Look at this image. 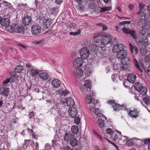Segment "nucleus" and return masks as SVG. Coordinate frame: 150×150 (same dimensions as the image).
<instances>
[{
  "mask_svg": "<svg viewBox=\"0 0 150 150\" xmlns=\"http://www.w3.org/2000/svg\"><path fill=\"white\" fill-rule=\"evenodd\" d=\"M45 42V40L43 39L39 41H34L33 43L35 45H38L39 46H41L44 44Z\"/></svg>",
  "mask_w": 150,
  "mask_h": 150,
  "instance_id": "37",
  "label": "nucleus"
},
{
  "mask_svg": "<svg viewBox=\"0 0 150 150\" xmlns=\"http://www.w3.org/2000/svg\"><path fill=\"white\" fill-rule=\"evenodd\" d=\"M141 16L142 17H144V18L139 19L138 21V24L140 27L142 28L146 26L147 23L148 21L145 19V17L144 18V16H142V15Z\"/></svg>",
  "mask_w": 150,
  "mask_h": 150,
  "instance_id": "13",
  "label": "nucleus"
},
{
  "mask_svg": "<svg viewBox=\"0 0 150 150\" xmlns=\"http://www.w3.org/2000/svg\"><path fill=\"white\" fill-rule=\"evenodd\" d=\"M144 143L146 144L150 145V138L146 139L144 140Z\"/></svg>",
  "mask_w": 150,
  "mask_h": 150,
  "instance_id": "54",
  "label": "nucleus"
},
{
  "mask_svg": "<svg viewBox=\"0 0 150 150\" xmlns=\"http://www.w3.org/2000/svg\"><path fill=\"white\" fill-rule=\"evenodd\" d=\"M10 91L8 88H0V94L3 95V96L7 97L9 95Z\"/></svg>",
  "mask_w": 150,
  "mask_h": 150,
  "instance_id": "19",
  "label": "nucleus"
},
{
  "mask_svg": "<svg viewBox=\"0 0 150 150\" xmlns=\"http://www.w3.org/2000/svg\"><path fill=\"white\" fill-rule=\"evenodd\" d=\"M23 70V66L20 65L16 66L15 69V71L16 72L18 73L21 72Z\"/></svg>",
  "mask_w": 150,
  "mask_h": 150,
  "instance_id": "33",
  "label": "nucleus"
},
{
  "mask_svg": "<svg viewBox=\"0 0 150 150\" xmlns=\"http://www.w3.org/2000/svg\"><path fill=\"white\" fill-rule=\"evenodd\" d=\"M99 25L103 27V30L105 31L108 28L105 25H104L103 24H100Z\"/></svg>",
  "mask_w": 150,
  "mask_h": 150,
  "instance_id": "57",
  "label": "nucleus"
},
{
  "mask_svg": "<svg viewBox=\"0 0 150 150\" xmlns=\"http://www.w3.org/2000/svg\"><path fill=\"white\" fill-rule=\"evenodd\" d=\"M11 79L9 78H7L5 81H3V84L5 85L8 84L10 81Z\"/></svg>",
  "mask_w": 150,
  "mask_h": 150,
  "instance_id": "55",
  "label": "nucleus"
},
{
  "mask_svg": "<svg viewBox=\"0 0 150 150\" xmlns=\"http://www.w3.org/2000/svg\"><path fill=\"white\" fill-rule=\"evenodd\" d=\"M66 103H74V100L71 97H68L65 99Z\"/></svg>",
  "mask_w": 150,
  "mask_h": 150,
  "instance_id": "40",
  "label": "nucleus"
},
{
  "mask_svg": "<svg viewBox=\"0 0 150 150\" xmlns=\"http://www.w3.org/2000/svg\"><path fill=\"white\" fill-rule=\"evenodd\" d=\"M73 74L76 79H79L83 76V70L81 68L75 67Z\"/></svg>",
  "mask_w": 150,
  "mask_h": 150,
  "instance_id": "5",
  "label": "nucleus"
},
{
  "mask_svg": "<svg viewBox=\"0 0 150 150\" xmlns=\"http://www.w3.org/2000/svg\"><path fill=\"white\" fill-rule=\"evenodd\" d=\"M69 142L70 144L72 147L75 146L78 144V140L75 138L73 139H71Z\"/></svg>",
  "mask_w": 150,
  "mask_h": 150,
  "instance_id": "26",
  "label": "nucleus"
},
{
  "mask_svg": "<svg viewBox=\"0 0 150 150\" xmlns=\"http://www.w3.org/2000/svg\"><path fill=\"white\" fill-rule=\"evenodd\" d=\"M140 52L142 55L145 56L147 53V50L145 48H141L140 50Z\"/></svg>",
  "mask_w": 150,
  "mask_h": 150,
  "instance_id": "41",
  "label": "nucleus"
},
{
  "mask_svg": "<svg viewBox=\"0 0 150 150\" xmlns=\"http://www.w3.org/2000/svg\"><path fill=\"white\" fill-rule=\"evenodd\" d=\"M129 46L130 49V51L132 53L133 52L134 54L137 55L138 53V48L136 46H134L131 43L129 44Z\"/></svg>",
  "mask_w": 150,
  "mask_h": 150,
  "instance_id": "21",
  "label": "nucleus"
},
{
  "mask_svg": "<svg viewBox=\"0 0 150 150\" xmlns=\"http://www.w3.org/2000/svg\"><path fill=\"white\" fill-rule=\"evenodd\" d=\"M145 61L146 62H150V56H147L145 57Z\"/></svg>",
  "mask_w": 150,
  "mask_h": 150,
  "instance_id": "63",
  "label": "nucleus"
},
{
  "mask_svg": "<svg viewBox=\"0 0 150 150\" xmlns=\"http://www.w3.org/2000/svg\"><path fill=\"white\" fill-rule=\"evenodd\" d=\"M83 60L81 57L77 58L75 59L73 63L75 67L80 68V67L83 64Z\"/></svg>",
  "mask_w": 150,
  "mask_h": 150,
  "instance_id": "14",
  "label": "nucleus"
},
{
  "mask_svg": "<svg viewBox=\"0 0 150 150\" xmlns=\"http://www.w3.org/2000/svg\"><path fill=\"white\" fill-rule=\"evenodd\" d=\"M134 140L133 139H131L127 141V144L128 146H132L135 144Z\"/></svg>",
  "mask_w": 150,
  "mask_h": 150,
  "instance_id": "39",
  "label": "nucleus"
},
{
  "mask_svg": "<svg viewBox=\"0 0 150 150\" xmlns=\"http://www.w3.org/2000/svg\"><path fill=\"white\" fill-rule=\"evenodd\" d=\"M105 132L106 133L109 134L111 137L112 136V135L113 134V133L115 131H114L113 130L111 129L110 128L106 129Z\"/></svg>",
  "mask_w": 150,
  "mask_h": 150,
  "instance_id": "38",
  "label": "nucleus"
},
{
  "mask_svg": "<svg viewBox=\"0 0 150 150\" xmlns=\"http://www.w3.org/2000/svg\"><path fill=\"white\" fill-rule=\"evenodd\" d=\"M76 25L75 23H71L69 25V26L70 27V28H74L76 27Z\"/></svg>",
  "mask_w": 150,
  "mask_h": 150,
  "instance_id": "59",
  "label": "nucleus"
},
{
  "mask_svg": "<svg viewBox=\"0 0 150 150\" xmlns=\"http://www.w3.org/2000/svg\"><path fill=\"white\" fill-rule=\"evenodd\" d=\"M31 20V18L30 16H26L23 18L22 22L25 25H28L30 24Z\"/></svg>",
  "mask_w": 150,
  "mask_h": 150,
  "instance_id": "17",
  "label": "nucleus"
},
{
  "mask_svg": "<svg viewBox=\"0 0 150 150\" xmlns=\"http://www.w3.org/2000/svg\"><path fill=\"white\" fill-rule=\"evenodd\" d=\"M51 149V146L48 144H47L45 145V150H49Z\"/></svg>",
  "mask_w": 150,
  "mask_h": 150,
  "instance_id": "61",
  "label": "nucleus"
},
{
  "mask_svg": "<svg viewBox=\"0 0 150 150\" xmlns=\"http://www.w3.org/2000/svg\"><path fill=\"white\" fill-rule=\"evenodd\" d=\"M134 62L135 65L137 68L141 72V73L143 71L141 69L137 61L135 58H134Z\"/></svg>",
  "mask_w": 150,
  "mask_h": 150,
  "instance_id": "31",
  "label": "nucleus"
},
{
  "mask_svg": "<svg viewBox=\"0 0 150 150\" xmlns=\"http://www.w3.org/2000/svg\"><path fill=\"white\" fill-rule=\"evenodd\" d=\"M128 115L132 117H137V113L135 111H131L128 113Z\"/></svg>",
  "mask_w": 150,
  "mask_h": 150,
  "instance_id": "43",
  "label": "nucleus"
},
{
  "mask_svg": "<svg viewBox=\"0 0 150 150\" xmlns=\"http://www.w3.org/2000/svg\"><path fill=\"white\" fill-rule=\"evenodd\" d=\"M71 148L68 146H66L62 148L61 150H71Z\"/></svg>",
  "mask_w": 150,
  "mask_h": 150,
  "instance_id": "58",
  "label": "nucleus"
},
{
  "mask_svg": "<svg viewBox=\"0 0 150 150\" xmlns=\"http://www.w3.org/2000/svg\"><path fill=\"white\" fill-rule=\"evenodd\" d=\"M96 4L95 3H93L89 4V8L90 9H93L95 8Z\"/></svg>",
  "mask_w": 150,
  "mask_h": 150,
  "instance_id": "50",
  "label": "nucleus"
},
{
  "mask_svg": "<svg viewBox=\"0 0 150 150\" xmlns=\"http://www.w3.org/2000/svg\"><path fill=\"white\" fill-rule=\"evenodd\" d=\"M119 50V47L117 45H116L114 46L112 50L113 52L116 53L118 52Z\"/></svg>",
  "mask_w": 150,
  "mask_h": 150,
  "instance_id": "48",
  "label": "nucleus"
},
{
  "mask_svg": "<svg viewBox=\"0 0 150 150\" xmlns=\"http://www.w3.org/2000/svg\"><path fill=\"white\" fill-rule=\"evenodd\" d=\"M59 9L58 7H53L51 10V12L53 14L56 15L58 12Z\"/></svg>",
  "mask_w": 150,
  "mask_h": 150,
  "instance_id": "30",
  "label": "nucleus"
},
{
  "mask_svg": "<svg viewBox=\"0 0 150 150\" xmlns=\"http://www.w3.org/2000/svg\"><path fill=\"white\" fill-rule=\"evenodd\" d=\"M144 102L145 103H150V97L149 96H145L143 98Z\"/></svg>",
  "mask_w": 150,
  "mask_h": 150,
  "instance_id": "45",
  "label": "nucleus"
},
{
  "mask_svg": "<svg viewBox=\"0 0 150 150\" xmlns=\"http://www.w3.org/2000/svg\"><path fill=\"white\" fill-rule=\"evenodd\" d=\"M146 29L145 28L142 29L141 31L140 32V34L138 35V36L139 38H142L144 37H146L145 36V34L146 33Z\"/></svg>",
  "mask_w": 150,
  "mask_h": 150,
  "instance_id": "35",
  "label": "nucleus"
},
{
  "mask_svg": "<svg viewBox=\"0 0 150 150\" xmlns=\"http://www.w3.org/2000/svg\"><path fill=\"white\" fill-rule=\"evenodd\" d=\"M111 8V7L109 6L102 7L100 8V12H104L106 11L110 10Z\"/></svg>",
  "mask_w": 150,
  "mask_h": 150,
  "instance_id": "42",
  "label": "nucleus"
},
{
  "mask_svg": "<svg viewBox=\"0 0 150 150\" xmlns=\"http://www.w3.org/2000/svg\"><path fill=\"white\" fill-rule=\"evenodd\" d=\"M80 120L79 116H77L74 118L75 123L77 125H79L80 123Z\"/></svg>",
  "mask_w": 150,
  "mask_h": 150,
  "instance_id": "52",
  "label": "nucleus"
},
{
  "mask_svg": "<svg viewBox=\"0 0 150 150\" xmlns=\"http://www.w3.org/2000/svg\"><path fill=\"white\" fill-rule=\"evenodd\" d=\"M94 113L98 117H100L102 115V114L100 112L98 108L96 109Z\"/></svg>",
  "mask_w": 150,
  "mask_h": 150,
  "instance_id": "46",
  "label": "nucleus"
},
{
  "mask_svg": "<svg viewBox=\"0 0 150 150\" xmlns=\"http://www.w3.org/2000/svg\"><path fill=\"white\" fill-rule=\"evenodd\" d=\"M74 137V135L73 134L70 132L66 133L64 136V139L68 142Z\"/></svg>",
  "mask_w": 150,
  "mask_h": 150,
  "instance_id": "16",
  "label": "nucleus"
},
{
  "mask_svg": "<svg viewBox=\"0 0 150 150\" xmlns=\"http://www.w3.org/2000/svg\"><path fill=\"white\" fill-rule=\"evenodd\" d=\"M71 131L74 134H76L78 132V128L76 125L72 126L71 127Z\"/></svg>",
  "mask_w": 150,
  "mask_h": 150,
  "instance_id": "36",
  "label": "nucleus"
},
{
  "mask_svg": "<svg viewBox=\"0 0 150 150\" xmlns=\"http://www.w3.org/2000/svg\"><path fill=\"white\" fill-rule=\"evenodd\" d=\"M145 5L142 4H140L139 5V7L140 8L139 11L137 13V14H140L142 15V16H144V18L146 16V10H145L144 8Z\"/></svg>",
  "mask_w": 150,
  "mask_h": 150,
  "instance_id": "11",
  "label": "nucleus"
},
{
  "mask_svg": "<svg viewBox=\"0 0 150 150\" xmlns=\"http://www.w3.org/2000/svg\"><path fill=\"white\" fill-rule=\"evenodd\" d=\"M119 136L120 135L118 136V134H117V132L115 131L113 133V134L112 135V136L110 137L115 142L117 143H118L120 140Z\"/></svg>",
  "mask_w": 150,
  "mask_h": 150,
  "instance_id": "20",
  "label": "nucleus"
},
{
  "mask_svg": "<svg viewBox=\"0 0 150 150\" xmlns=\"http://www.w3.org/2000/svg\"><path fill=\"white\" fill-rule=\"evenodd\" d=\"M96 104H92V105H90V110H94L96 108Z\"/></svg>",
  "mask_w": 150,
  "mask_h": 150,
  "instance_id": "60",
  "label": "nucleus"
},
{
  "mask_svg": "<svg viewBox=\"0 0 150 150\" xmlns=\"http://www.w3.org/2000/svg\"><path fill=\"white\" fill-rule=\"evenodd\" d=\"M136 76L133 73L129 74L127 76V80L128 81L132 83H134L135 81Z\"/></svg>",
  "mask_w": 150,
  "mask_h": 150,
  "instance_id": "18",
  "label": "nucleus"
},
{
  "mask_svg": "<svg viewBox=\"0 0 150 150\" xmlns=\"http://www.w3.org/2000/svg\"><path fill=\"white\" fill-rule=\"evenodd\" d=\"M90 51L86 47H84L81 49L80 54L81 57L84 59H86L89 57Z\"/></svg>",
  "mask_w": 150,
  "mask_h": 150,
  "instance_id": "4",
  "label": "nucleus"
},
{
  "mask_svg": "<svg viewBox=\"0 0 150 150\" xmlns=\"http://www.w3.org/2000/svg\"><path fill=\"white\" fill-rule=\"evenodd\" d=\"M130 59L127 57L123 58L121 59V63L124 65L128 64L129 63Z\"/></svg>",
  "mask_w": 150,
  "mask_h": 150,
  "instance_id": "27",
  "label": "nucleus"
},
{
  "mask_svg": "<svg viewBox=\"0 0 150 150\" xmlns=\"http://www.w3.org/2000/svg\"><path fill=\"white\" fill-rule=\"evenodd\" d=\"M85 100L87 103H93V99L90 95H86Z\"/></svg>",
  "mask_w": 150,
  "mask_h": 150,
  "instance_id": "34",
  "label": "nucleus"
},
{
  "mask_svg": "<svg viewBox=\"0 0 150 150\" xmlns=\"http://www.w3.org/2000/svg\"><path fill=\"white\" fill-rule=\"evenodd\" d=\"M51 20L49 18L44 19L43 20L42 24L44 27L47 29L50 27L51 25Z\"/></svg>",
  "mask_w": 150,
  "mask_h": 150,
  "instance_id": "15",
  "label": "nucleus"
},
{
  "mask_svg": "<svg viewBox=\"0 0 150 150\" xmlns=\"http://www.w3.org/2000/svg\"><path fill=\"white\" fill-rule=\"evenodd\" d=\"M127 55V51L124 50H121L118 52L117 54V57L118 59H122L125 57Z\"/></svg>",
  "mask_w": 150,
  "mask_h": 150,
  "instance_id": "12",
  "label": "nucleus"
},
{
  "mask_svg": "<svg viewBox=\"0 0 150 150\" xmlns=\"http://www.w3.org/2000/svg\"><path fill=\"white\" fill-rule=\"evenodd\" d=\"M131 23V21H124L122 22H121L120 23V25L122 26L123 25H125L126 24H129Z\"/></svg>",
  "mask_w": 150,
  "mask_h": 150,
  "instance_id": "53",
  "label": "nucleus"
},
{
  "mask_svg": "<svg viewBox=\"0 0 150 150\" xmlns=\"http://www.w3.org/2000/svg\"><path fill=\"white\" fill-rule=\"evenodd\" d=\"M29 72L31 76H36L38 74V72L37 70H35L33 69L29 70Z\"/></svg>",
  "mask_w": 150,
  "mask_h": 150,
  "instance_id": "28",
  "label": "nucleus"
},
{
  "mask_svg": "<svg viewBox=\"0 0 150 150\" xmlns=\"http://www.w3.org/2000/svg\"><path fill=\"white\" fill-rule=\"evenodd\" d=\"M9 19L8 18H2L0 25L7 31L10 25Z\"/></svg>",
  "mask_w": 150,
  "mask_h": 150,
  "instance_id": "7",
  "label": "nucleus"
},
{
  "mask_svg": "<svg viewBox=\"0 0 150 150\" xmlns=\"http://www.w3.org/2000/svg\"><path fill=\"white\" fill-rule=\"evenodd\" d=\"M106 139V140H107L109 143L112 144L115 147L117 150H119L118 146L116 145L114 143L110 141L108 139Z\"/></svg>",
  "mask_w": 150,
  "mask_h": 150,
  "instance_id": "56",
  "label": "nucleus"
},
{
  "mask_svg": "<svg viewBox=\"0 0 150 150\" xmlns=\"http://www.w3.org/2000/svg\"><path fill=\"white\" fill-rule=\"evenodd\" d=\"M31 31L33 35H38L40 33V27L38 25H34L31 27Z\"/></svg>",
  "mask_w": 150,
  "mask_h": 150,
  "instance_id": "9",
  "label": "nucleus"
},
{
  "mask_svg": "<svg viewBox=\"0 0 150 150\" xmlns=\"http://www.w3.org/2000/svg\"><path fill=\"white\" fill-rule=\"evenodd\" d=\"M112 38L109 35L102 36L101 38V42L103 45H106L111 42Z\"/></svg>",
  "mask_w": 150,
  "mask_h": 150,
  "instance_id": "8",
  "label": "nucleus"
},
{
  "mask_svg": "<svg viewBox=\"0 0 150 150\" xmlns=\"http://www.w3.org/2000/svg\"><path fill=\"white\" fill-rule=\"evenodd\" d=\"M94 134H95L98 137L100 138L101 140L102 141H103L104 140H105V139H106H106H107L106 138H102V137L99 134H98L97 132H96L95 131H94L93 132Z\"/></svg>",
  "mask_w": 150,
  "mask_h": 150,
  "instance_id": "49",
  "label": "nucleus"
},
{
  "mask_svg": "<svg viewBox=\"0 0 150 150\" xmlns=\"http://www.w3.org/2000/svg\"><path fill=\"white\" fill-rule=\"evenodd\" d=\"M81 30L79 29L76 32H70L69 34L70 35L75 36L81 33Z\"/></svg>",
  "mask_w": 150,
  "mask_h": 150,
  "instance_id": "47",
  "label": "nucleus"
},
{
  "mask_svg": "<svg viewBox=\"0 0 150 150\" xmlns=\"http://www.w3.org/2000/svg\"><path fill=\"white\" fill-rule=\"evenodd\" d=\"M39 78L42 80H47L49 78V75L47 73L42 72L39 74Z\"/></svg>",
  "mask_w": 150,
  "mask_h": 150,
  "instance_id": "24",
  "label": "nucleus"
},
{
  "mask_svg": "<svg viewBox=\"0 0 150 150\" xmlns=\"http://www.w3.org/2000/svg\"><path fill=\"white\" fill-rule=\"evenodd\" d=\"M119 47V49H121V50H122V49L124 48V45L122 44H119L117 45Z\"/></svg>",
  "mask_w": 150,
  "mask_h": 150,
  "instance_id": "62",
  "label": "nucleus"
},
{
  "mask_svg": "<svg viewBox=\"0 0 150 150\" xmlns=\"http://www.w3.org/2000/svg\"><path fill=\"white\" fill-rule=\"evenodd\" d=\"M97 124L98 126L100 128L101 130L103 131L104 130L105 128V123L104 121L102 119H99L98 120Z\"/></svg>",
  "mask_w": 150,
  "mask_h": 150,
  "instance_id": "23",
  "label": "nucleus"
},
{
  "mask_svg": "<svg viewBox=\"0 0 150 150\" xmlns=\"http://www.w3.org/2000/svg\"><path fill=\"white\" fill-rule=\"evenodd\" d=\"M121 30H122L124 33L126 34H129L133 38L136 40V41H137L138 39H139L138 35L135 30L129 28H127L125 27Z\"/></svg>",
  "mask_w": 150,
  "mask_h": 150,
  "instance_id": "2",
  "label": "nucleus"
},
{
  "mask_svg": "<svg viewBox=\"0 0 150 150\" xmlns=\"http://www.w3.org/2000/svg\"><path fill=\"white\" fill-rule=\"evenodd\" d=\"M82 86L86 87L87 88H91V86L90 84V83L88 81H86L84 82V85Z\"/></svg>",
  "mask_w": 150,
  "mask_h": 150,
  "instance_id": "44",
  "label": "nucleus"
},
{
  "mask_svg": "<svg viewBox=\"0 0 150 150\" xmlns=\"http://www.w3.org/2000/svg\"><path fill=\"white\" fill-rule=\"evenodd\" d=\"M135 89L140 93V95L144 96L146 94L147 89L145 86L142 85L139 82L135 83L134 85Z\"/></svg>",
  "mask_w": 150,
  "mask_h": 150,
  "instance_id": "3",
  "label": "nucleus"
},
{
  "mask_svg": "<svg viewBox=\"0 0 150 150\" xmlns=\"http://www.w3.org/2000/svg\"><path fill=\"white\" fill-rule=\"evenodd\" d=\"M81 87V89L85 94H87L89 91L91 92L90 88L83 87L82 85Z\"/></svg>",
  "mask_w": 150,
  "mask_h": 150,
  "instance_id": "32",
  "label": "nucleus"
},
{
  "mask_svg": "<svg viewBox=\"0 0 150 150\" xmlns=\"http://www.w3.org/2000/svg\"><path fill=\"white\" fill-rule=\"evenodd\" d=\"M147 73L148 75L150 76V65L148 67L147 69Z\"/></svg>",
  "mask_w": 150,
  "mask_h": 150,
  "instance_id": "64",
  "label": "nucleus"
},
{
  "mask_svg": "<svg viewBox=\"0 0 150 150\" xmlns=\"http://www.w3.org/2000/svg\"><path fill=\"white\" fill-rule=\"evenodd\" d=\"M137 41L141 45L142 44L143 45L147 46L148 45V41L147 39H146V37H144L142 38H139L138 39Z\"/></svg>",
  "mask_w": 150,
  "mask_h": 150,
  "instance_id": "22",
  "label": "nucleus"
},
{
  "mask_svg": "<svg viewBox=\"0 0 150 150\" xmlns=\"http://www.w3.org/2000/svg\"><path fill=\"white\" fill-rule=\"evenodd\" d=\"M75 104H74V105H72V106H75V107H73L70 108L68 111L69 115L72 118H74L77 115L78 110Z\"/></svg>",
  "mask_w": 150,
  "mask_h": 150,
  "instance_id": "6",
  "label": "nucleus"
},
{
  "mask_svg": "<svg viewBox=\"0 0 150 150\" xmlns=\"http://www.w3.org/2000/svg\"><path fill=\"white\" fill-rule=\"evenodd\" d=\"M52 84L54 88H58L60 85V82L57 79L53 80L52 82Z\"/></svg>",
  "mask_w": 150,
  "mask_h": 150,
  "instance_id": "25",
  "label": "nucleus"
},
{
  "mask_svg": "<svg viewBox=\"0 0 150 150\" xmlns=\"http://www.w3.org/2000/svg\"><path fill=\"white\" fill-rule=\"evenodd\" d=\"M112 107L113 108L114 110L116 111H118L120 110H125L126 108L124 104L122 105L119 104H111Z\"/></svg>",
  "mask_w": 150,
  "mask_h": 150,
  "instance_id": "10",
  "label": "nucleus"
},
{
  "mask_svg": "<svg viewBox=\"0 0 150 150\" xmlns=\"http://www.w3.org/2000/svg\"><path fill=\"white\" fill-rule=\"evenodd\" d=\"M25 28L23 26H19L17 23H13L9 26L7 31L11 33H16L24 34Z\"/></svg>",
  "mask_w": 150,
  "mask_h": 150,
  "instance_id": "1",
  "label": "nucleus"
},
{
  "mask_svg": "<svg viewBox=\"0 0 150 150\" xmlns=\"http://www.w3.org/2000/svg\"><path fill=\"white\" fill-rule=\"evenodd\" d=\"M0 4L3 5L4 6H6V9L10 8L12 7V5L10 3L4 1H3V2L0 3Z\"/></svg>",
  "mask_w": 150,
  "mask_h": 150,
  "instance_id": "29",
  "label": "nucleus"
},
{
  "mask_svg": "<svg viewBox=\"0 0 150 150\" xmlns=\"http://www.w3.org/2000/svg\"><path fill=\"white\" fill-rule=\"evenodd\" d=\"M150 112V104H142Z\"/></svg>",
  "mask_w": 150,
  "mask_h": 150,
  "instance_id": "51",
  "label": "nucleus"
}]
</instances>
